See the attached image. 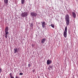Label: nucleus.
I'll list each match as a JSON object with an SVG mask.
<instances>
[{
	"label": "nucleus",
	"mask_w": 78,
	"mask_h": 78,
	"mask_svg": "<svg viewBox=\"0 0 78 78\" xmlns=\"http://www.w3.org/2000/svg\"><path fill=\"white\" fill-rule=\"evenodd\" d=\"M65 19L66 20V24L67 26H69L70 24V18H69V15L67 14L65 16Z\"/></svg>",
	"instance_id": "nucleus-1"
},
{
	"label": "nucleus",
	"mask_w": 78,
	"mask_h": 78,
	"mask_svg": "<svg viewBox=\"0 0 78 78\" xmlns=\"http://www.w3.org/2000/svg\"><path fill=\"white\" fill-rule=\"evenodd\" d=\"M67 26H66V27H65V30L63 33V35L64 36V37L66 38L67 37Z\"/></svg>",
	"instance_id": "nucleus-2"
},
{
	"label": "nucleus",
	"mask_w": 78,
	"mask_h": 78,
	"mask_svg": "<svg viewBox=\"0 0 78 78\" xmlns=\"http://www.w3.org/2000/svg\"><path fill=\"white\" fill-rule=\"evenodd\" d=\"M27 12H25L22 13L21 16L23 17H25L26 16H27Z\"/></svg>",
	"instance_id": "nucleus-3"
},
{
	"label": "nucleus",
	"mask_w": 78,
	"mask_h": 78,
	"mask_svg": "<svg viewBox=\"0 0 78 78\" xmlns=\"http://www.w3.org/2000/svg\"><path fill=\"white\" fill-rule=\"evenodd\" d=\"M30 14L33 16V17H36V16H37V14L36 13H35L34 12H31Z\"/></svg>",
	"instance_id": "nucleus-4"
},
{
	"label": "nucleus",
	"mask_w": 78,
	"mask_h": 78,
	"mask_svg": "<svg viewBox=\"0 0 78 78\" xmlns=\"http://www.w3.org/2000/svg\"><path fill=\"white\" fill-rule=\"evenodd\" d=\"M52 62V61L50 59H48L47 60V64L48 65H49V64H50Z\"/></svg>",
	"instance_id": "nucleus-5"
},
{
	"label": "nucleus",
	"mask_w": 78,
	"mask_h": 78,
	"mask_svg": "<svg viewBox=\"0 0 78 78\" xmlns=\"http://www.w3.org/2000/svg\"><path fill=\"white\" fill-rule=\"evenodd\" d=\"M42 27L43 28H45V25H46V23L44 21L42 22Z\"/></svg>",
	"instance_id": "nucleus-6"
},
{
	"label": "nucleus",
	"mask_w": 78,
	"mask_h": 78,
	"mask_svg": "<svg viewBox=\"0 0 78 78\" xmlns=\"http://www.w3.org/2000/svg\"><path fill=\"white\" fill-rule=\"evenodd\" d=\"M72 14L73 17H74V18H75V17H76V13L73 12Z\"/></svg>",
	"instance_id": "nucleus-7"
},
{
	"label": "nucleus",
	"mask_w": 78,
	"mask_h": 78,
	"mask_svg": "<svg viewBox=\"0 0 78 78\" xmlns=\"http://www.w3.org/2000/svg\"><path fill=\"white\" fill-rule=\"evenodd\" d=\"M45 39L44 38L43 39H42L41 40V43L42 44H44V42H45Z\"/></svg>",
	"instance_id": "nucleus-8"
},
{
	"label": "nucleus",
	"mask_w": 78,
	"mask_h": 78,
	"mask_svg": "<svg viewBox=\"0 0 78 78\" xmlns=\"http://www.w3.org/2000/svg\"><path fill=\"white\" fill-rule=\"evenodd\" d=\"M9 28L8 27H6L5 29V31H8Z\"/></svg>",
	"instance_id": "nucleus-9"
},
{
	"label": "nucleus",
	"mask_w": 78,
	"mask_h": 78,
	"mask_svg": "<svg viewBox=\"0 0 78 78\" xmlns=\"http://www.w3.org/2000/svg\"><path fill=\"white\" fill-rule=\"evenodd\" d=\"M14 53H16L17 51V48H15L14 49Z\"/></svg>",
	"instance_id": "nucleus-10"
},
{
	"label": "nucleus",
	"mask_w": 78,
	"mask_h": 78,
	"mask_svg": "<svg viewBox=\"0 0 78 78\" xmlns=\"http://www.w3.org/2000/svg\"><path fill=\"white\" fill-rule=\"evenodd\" d=\"M4 2L5 3H7L8 2V0H4Z\"/></svg>",
	"instance_id": "nucleus-11"
},
{
	"label": "nucleus",
	"mask_w": 78,
	"mask_h": 78,
	"mask_svg": "<svg viewBox=\"0 0 78 78\" xmlns=\"http://www.w3.org/2000/svg\"><path fill=\"white\" fill-rule=\"evenodd\" d=\"M5 34H7L8 35V34H9V32L8 31H5Z\"/></svg>",
	"instance_id": "nucleus-12"
},
{
	"label": "nucleus",
	"mask_w": 78,
	"mask_h": 78,
	"mask_svg": "<svg viewBox=\"0 0 78 78\" xmlns=\"http://www.w3.org/2000/svg\"><path fill=\"white\" fill-rule=\"evenodd\" d=\"M24 2H25V0H21V3L22 4H23Z\"/></svg>",
	"instance_id": "nucleus-13"
},
{
	"label": "nucleus",
	"mask_w": 78,
	"mask_h": 78,
	"mask_svg": "<svg viewBox=\"0 0 78 78\" xmlns=\"http://www.w3.org/2000/svg\"><path fill=\"white\" fill-rule=\"evenodd\" d=\"M51 27L52 28H54L55 27V25L54 24H52L51 25Z\"/></svg>",
	"instance_id": "nucleus-14"
},
{
	"label": "nucleus",
	"mask_w": 78,
	"mask_h": 78,
	"mask_svg": "<svg viewBox=\"0 0 78 78\" xmlns=\"http://www.w3.org/2000/svg\"><path fill=\"white\" fill-rule=\"evenodd\" d=\"M33 23H31L30 25V27L33 28Z\"/></svg>",
	"instance_id": "nucleus-15"
},
{
	"label": "nucleus",
	"mask_w": 78,
	"mask_h": 78,
	"mask_svg": "<svg viewBox=\"0 0 78 78\" xmlns=\"http://www.w3.org/2000/svg\"><path fill=\"white\" fill-rule=\"evenodd\" d=\"M9 75H10V77H11L12 76V73H10L9 74Z\"/></svg>",
	"instance_id": "nucleus-16"
},
{
	"label": "nucleus",
	"mask_w": 78,
	"mask_h": 78,
	"mask_svg": "<svg viewBox=\"0 0 78 78\" xmlns=\"http://www.w3.org/2000/svg\"><path fill=\"white\" fill-rule=\"evenodd\" d=\"M5 36L6 38H7L8 37V35L5 34Z\"/></svg>",
	"instance_id": "nucleus-17"
},
{
	"label": "nucleus",
	"mask_w": 78,
	"mask_h": 78,
	"mask_svg": "<svg viewBox=\"0 0 78 78\" xmlns=\"http://www.w3.org/2000/svg\"><path fill=\"white\" fill-rule=\"evenodd\" d=\"M49 67L51 69H53V66H49Z\"/></svg>",
	"instance_id": "nucleus-18"
},
{
	"label": "nucleus",
	"mask_w": 78,
	"mask_h": 78,
	"mask_svg": "<svg viewBox=\"0 0 78 78\" xmlns=\"http://www.w3.org/2000/svg\"><path fill=\"white\" fill-rule=\"evenodd\" d=\"M28 67H31V64H28Z\"/></svg>",
	"instance_id": "nucleus-19"
},
{
	"label": "nucleus",
	"mask_w": 78,
	"mask_h": 78,
	"mask_svg": "<svg viewBox=\"0 0 78 78\" xmlns=\"http://www.w3.org/2000/svg\"><path fill=\"white\" fill-rule=\"evenodd\" d=\"M15 78H20V77L19 76H16Z\"/></svg>",
	"instance_id": "nucleus-20"
},
{
	"label": "nucleus",
	"mask_w": 78,
	"mask_h": 78,
	"mask_svg": "<svg viewBox=\"0 0 78 78\" xmlns=\"http://www.w3.org/2000/svg\"><path fill=\"white\" fill-rule=\"evenodd\" d=\"M35 69H33V73L35 72Z\"/></svg>",
	"instance_id": "nucleus-21"
},
{
	"label": "nucleus",
	"mask_w": 78,
	"mask_h": 78,
	"mask_svg": "<svg viewBox=\"0 0 78 78\" xmlns=\"http://www.w3.org/2000/svg\"><path fill=\"white\" fill-rule=\"evenodd\" d=\"M2 69H1V68H0V73H1V72H2Z\"/></svg>",
	"instance_id": "nucleus-22"
},
{
	"label": "nucleus",
	"mask_w": 78,
	"mask_h": 78,
	"mask_svg": "<svg viewBox=\"0 0 78 78\" xmlns=\"http://www.w3.org/2000/svg\"><path fill=\"white\" fill-rule=\"evenodd\" d=\"M20 75H23V73H20Z\"/></svg>",
	"instance_id": "nucleus-23"
},
{
	"label": "nucleus",
	"mask_w": 78,
	"mask_h": 78,
	"mask_svg": "<svg viewBox=\"0 0 78 78\" xmlns=\"http://www.w3.org/2000/svg\"><path fill=\"white\" fill-rule=\"evenodd\" d=\"M48 69H49V70H50V68H48Z\"/></svg>",
	"instance_id": "nucleus-24"
},
{
	"label": "nucleus",
	"mask_w": 78,
	"mask_h": 78,
	"mask_svg": "<svg viewBox=\"0 0 78 78\" xmlns=\"http://www.w3.org/2000/svg\"><path fill=\"white\" fill-rule=\"evenodd\" d=\"M49 26H51V25H49Z\"/></svg>",
	"instance_id": "nucleus-25"
},
{
	"label": "nucleus",
	"mask_w": 78,
	"mask_h": 78,
	"mask_svg": "<svg viewBox=\"0 0 78 78\" xmlns=\"http://www.w3.org/2000/svg\"><path fill=\"white\" fill-rule=\"evenodd\" d=\"M46 1H47V0Z\"/></svg>",
	"instance_id": "nucleus-26"
}]
</instances>
